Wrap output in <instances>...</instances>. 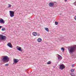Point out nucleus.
<instances>
[{"mask_svg": "<svg viewBox=\"0 0 76 76\" xmlns=\"http://www.w3.org/2000/svg\"><path fill=\"white\" fill-rule=\"evenodd\" d=\"M69 48H68L69 54H73V53L76 51V46H69Z\"/></svg>", "mask_w": 76, "mask_h": 76, "instance_id": "1", "label": "nucleus"}, {"mask_svg": "<svg viewBox=\"0 0 76 76\" xmlns=\"http://www.w3.org/2000/svg\"><path fill=\"white\" fill-rule=\"evenodd\" d=\"M2 58L1 59L2 61L6 63H7L10 60V58L8 57L7 56H4L2 57Z\"/></svg>", "mask_w": 76, "mask_h": 76, "instance_id": "2", "label": "nucleus"}, {"mask_svg": "<svg viewBox=\"0 0 76 76\" xmlns=\"http://www.w3.org/2000/svg\"><path fill=\"white\" fill-rule=\"evenodd\" d=\"M7 39L6 36H4L2 34H0V40L5 41Z\"/></svg>", "mask_w": 76, "mask_h": 76, "instance_id": "3", "label": "nucleus"}, {"mask_svg": "<svg viewBox=\"0 0 76 76\" xmlns=\"http://www.w3.org/2000/svg\"><path fill=\"white\" fill-rule=\"evenodd\" d=\"M10 15L12 18L15 16V12L12 11H10Z\"/></svg>", "mask_w": 76, "mask_h": 76, "instance_id": "4", "label": "nucleus"}, {"mask_svg": "<svg viewBox=\"0 0 76 76\" xmlns=\"http://www.w3.org/2000/svg\"><path fill=\"white\" fill-rule=\"evenodd\" d=\"M65 68V66L63 64L60 65L59 66V68L60 70H62Z\"/></svg>", "mask_w": 76, "mask_h": 76, "instance_id": "5", "label": "nucleus"}, {"mask_svg": "<svg viewBox=\"0 0 76 76\" xmlns=\"http://www.w3.org/2000/svg\"><path fill=\"white\" fill-rule=\"evenodd\" d=\"M5 23V22L2 18H0V23L1 24H4Z\"/></svg>", "mask_w": 76, "mask_h": 76, "instance_id": "6", "label": "nucleus"}, {"mask_svg": "<svg viewBox=\"0 0 76 76\" xmlns=\"http://www.w3.org/2000/svg\"><path fill=\"white\" fill-rule=\"evenodd\" d=\"M17 50H18V51H23V50L22 49V48L19 46L17 47Z\"/></svg>", "mask_w": 76, "mask_h": 76, "instance_id": "7", "label": "nucleus"}, {"mask_svg": "<svg viewBox=\"0 0 76 76\" xmlns=\"http://www.w3.org/2000/svg\"><path fill=\"white\" fill-rule=\"evenodd\" d=\"M54 2H50L49 4V6H50V7H53L54 6Z\"/></svg>", "mask_w": 76, "mask_h": 76, "instance_id": "8", "label": "nucleus"}, {"mask_svg": "<svg viewBox=\"0 0 76 76\" xmlns=\"http://www.w3.org/2000/svg\"><path fill=\"white\" fill-rule=\"evenodd\" d=\"M19 59H14V63H15V64H16L18 62H19Z\"/></svg>", "mask_w": 76, "mask_h": 76, "instance_id": "9", "label": "nucleus"}, {"mask_svg": "<svg viewBox=\"0 0 76 76\" xmlns=\"http://www.w3.org/2000/svg\"><path fill=\"white\" fill-rule=\"evenodd\" d=\"M7 46H8L10 48H13V46H12V43H8L7 44Z\"/></svg>", "mask_w": 76, "mask_h": 76, "instance_id": "10", "label": "nucleus"}, {"mask_svg": "<svg viewBox=\"0 0 76 76\" xmlns=\"http://www.w3.org/2000/svg\"><path fill=\"white\" fill-rule=\"evenodd\" d=\"M37 41L39 42H40L42 41V39L40 38H39L37 39Z\"/></svg>", "mask_w": 76, "mask_h": 76, "instance_id": "11", "label": "nucleus"}, {"mask_svg": "<svg viewBox=\"0 0 76 76\" xmlns=\"http://www.w3.org/2000/svg\"><path fill=\"white\" fill-rule=\"evenodd\" d=\"M33 35L34 36H37V33L36 32H34L33 33Z\"/></svg>", "mask_w": 76, "mask_h": 76, "instance_id": "12", "label": "nucleus"}, {"mask_svg": "<svg viewBox=\"0 0 76 76\" xmlns=\"http://www.w3.org/2000/svg\"><path fill=\"white\" fill-rule=\"evenodd\" d=\"M45 29L46 31L47 32H49V29H48V28H45Z\"/></svg>", "mask_w": 76, "mask_h": 76, "instance_id": "13", "label": "nucleus"}, {"mask_svg": "<svg viewBox=\"0 0 76 76\" xmlns=\"http://www.w3.org/2000/svg\"><path fill=\"white\" fill-rule=\"evenodd\" d=\"M58 60H60L61 58V56H60L59 55H58Z\"/></svg>", "mask_w": 76, "mask_h": 76, "instance_id": "14", "label": "nucleus"}, {"mask_svg": "<svg viewBox=\"0 0 76 76\" xmlns=\"http://www.w3.org/2000/svg\"><path fill=\"white\" fill-rule=\"evenodd\" d=\"M47 64H51V62L49 61L48 62H47Z\"/></svg>", "mask_w": 76, "mask_h": 76, "instance_id": "15", "label": "nucleus"}, {"mask_svg": "<svg viewBox=\"0 0 76 76\" xmlns=\"http://www.w3.org/2000/svg\"><path fill=\"white\" fill-rule=\"evenodd\" d=\"M55 23L56 25H57L58 24V22H57L56 21L55 22Z\"/></svg>", "mask_w": 76, "mask_h": 76, "instance_id": "16", "label": "nucleus"}, {"mask_svg": "<svg viewBox=\"0 0 76 76\" xmlns=\"http://www.w3.org/2000/svg\"><path fill=\"white\" fill-rule=\"evenodd\" d=\"M61 50H62V51H64V48H61Z\"/></svg>", "mask_w": 76, "mask_h": 76, "instance_id": "17", "label": "nucleus"}, {"mask_svg": "<svg viewBox=\"0 0 76 76\" xmlns=\"http://www.w3.org/2000/svg\"><path fill=\"white\" fill-rule=\"evenodd\" d=\"M70 75L72 76H75V74L74 73H71Z\"/></svg>", "mask_w": 76, "mask_h": 76, "instance_id": "18", "label": "nucleus"}, {"mask_svg": "<svg viewBox=\"0 0 76 76\" xmlns=\"http://www.w3.org/2000/svg\"><path fill=\"white\" fill-rule=\"evenodd\" d=\"M74 71H75V70L74 69H71V72H73Z\"/></svg>", "mask_w": 76, "mask_h": 76, "instance_id": "19", "label": "nucleus"}, {"mask_svg": "<svg viewBox=\"0 0 76 76\" xmlns=\"http://www.w3.org/2000/svg\"><path fill=\"white\" fill-rule=\"evenodd\" d=\"M1 30L3 31H5V28H2Z\"/></svg>", "mask_w": 76, "mask_h": 76, "instance_id": "20", "label": "nucleus"}, {"mask_svg": "<svg viewBox=\"0 0 76 76\" xmlns=\"http://www.w3.org/2000/svg\"><path fill=\"white\" fill-rule=\"evenodd\" d=\"M5 65V66H9V64H6Z\"/></svg>", "mask_w": 76, "mask_h": 76, "instance_id": "21", "label": "nucleus"}, {"mask_svg": "<svg viewBox=\"0 0 76 76\" xmlns=\"http://www.w3.org/2000/svg\"><path fill=\"white\" fill-rule=\"evenodd\" d=\"M37 36H40V34L39 33L38 34H37Z\"/></svg>", "mask_w": 76, "mask_h": 76, "instance_id": "22", "label": "nucleus"}, {"mask_svg": "<svg viewBox=\"0 0 76 76\" xmlns=\"http://www.w3.org/2000/svg\"><path fill=\"white\" fill-rule=\"evenodd\" d=\"M8 5H9L8 7H11V5L10 4H9Z\"/></svg>", "mask_w": 76, "mask_h": 76, "instance_id": "23", "label": "nucleus"}, {"mask_svg": "<svg viewBox=\"0 0 76 76\" xmlns=\"http://www.w3.org/2000/svg\"><path fill=\"white\" fill-rule=\"evenodd\" d=\"M75 64H73L72 65V67H74V66Z\"/></svg>", "mask_w": 76, "mask_h": 76, "instance_id": "24", "label": "nucleus"}, {"mask_svg": "<svg viewBox=\"0 0 76 76\" xmlns=\"http://www.w3.org/2000/svg\"><path fill=\"white\" fill-rule=\"evenodd\" d=\"M2 28V26H0V29Z\"/></svg>", "mask_w": 76, "mask_h": 76, "instance_id": "25", "label": "nucleus"}, {"mask_svg": "<svg viewBox=\"0 0 76 76\" xmlns=\"http://www.w3.org/2000/svg\"><path fill=\"white\" fill-rule=\"evenodd\" d=\"M67 1V0H65V2H66Z\"/></svg>", "mask_w": 76, "mask_h": 76, "instance_id": "26", "label": "nucleus"}, {"mask_svg": "<svg viewBox=\"0 0 76 76\" xmlns=\"http://www.w3.org/2000/svg\"><path fill=\"white\" fill-rule=\"evenodd\" d=\"M0 42H1V41H0Z\"/></svg>", "mask_w": 76, "mask_h": 76, "instance_id": "27", "label": "nucleus"}]
</instances>
